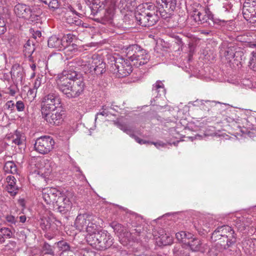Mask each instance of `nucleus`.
Returning <instances> with one entry per match:
<instances>
[{
    "instance_id": "38",
    "label": "nucleus",
    "mask_w": 256,
    "mask_h": 256,
    "mask_svg": "<svg viewBox=\"0 0 256 256\" xmlns=\"http://www.w3.org/2000/svg\"><path fill=\"white\" fill-rule=\"evenodd\" d=\"M4 170L6 173L16 174L17 173V167L12 161L6 162L4 166Z\"/></svg>"
},
{
    "instance_id": "55",
    "label": "nucleus",
    "mask_w": 256,
    "mask_h": 256,
    "mask_svg": "<svg viewBox=\"0 0 256 256\" xmlns=\"http://www.w3.org/2000/svg\"><path fill=\"white\" fill-rule=\"evenodd\" d=\"M202 100H198L193 102H190L188 103V104H190V105L192 104L194 106H198L201 109V106L202 105Z\"/></svg>"
},
{
    "instance_id": "3",
    "label": "nucleus",
    "mask_w": 256,
    "mask_h": 256,
    "mask_svg": "<svg viewBox=\"0 0 256 256\" xmlns=\"http://www.w3.org/2000/svg\"><path fill=\"white\" fill-rule=\"evenodd\" d=\"M126 56L136 68L148 62L150 59L148 53L138 44H132L126 48Z\"/></svg>"
},
{
    "instance_id": "21",
    "label": "nucleus",
    "mask_w": 256,
    "mask_h": 256,
    "mask_svg": "<svg viewBox=\"0 0 256 256\" xmlns=\"http://www.w3.org/2000/svg\"><path fill=\"white\" fill-rule=\"evenodd\" d=\"M56 203L58 206V211L62 214H65L70 211L72 206L69 198L62 194L58 196Z\"/></svg>"
},
{
    "instance_id": "7",
    "label": "nucleus",
    "mask_w": 256,
    "mask_h": 256,
    "mask_svg": "<svg viewBox=\"0 0 256 256\" xmlns=\"http://www.w3.org/2000/svg\"><path fill=\"white\" fill-rule=\"evenodd\" d=\"M77 76L75 71L64 70L56 77V87L66 97L72 86L73 78H76Z\"/></svg>"
},
{
    "instance_id": "25",
    "label": "nucleus",
    "mask_w": 256,
    "mask_h": 256,
    "mask_svg": "<svg viewBox=\"0 0 256 256\" xmlns=\"http://www.w3.org/2000/svg\"><path fill=\"white\" fill-rule=\"evenodd\" d=\"M242 246L246 253L252 254L256 252V239L246 237L243 240Z\"/></svg>"
},
{
    "instance_id": "45",
    "label": "nucleus",
    "mask_w": 256,
    "mask_h": 256,
    "mask_svg": "<svg viewBox=\"0 0 256 256\" xmlns=\"http://www.w3.org/2000/svg\"><path fill=\"white\" fill-rule=\"evenodd\" d=\"M43 251L45 252L46 254L50 255H54V252L52 246L47 242H44L42 246Z\"/></svg>"
},
{
    "instance_id": "63",
    "label": "nucleus",
    "mask_w": 256,
    "mask_h": 256,
    "mask_svg": "<svg viewBox=\"0 0 256 256\" xmlns=\"http://www.w3.org/2000/svg\"><path fill=\"white\" fill-rule=\"evenodd\" d=\"M5 242V238L3 236V235L2 233L0 234V244H3Z\"/></svg>"
},
{
    "instance_id": "22",
    "label": "nucleus",
    "mask_w": 256,
    "mask_h": 256,
    "mask_svg": "<svg viewBox=\"0 0 256 256\" xmlns=\"http://www.w3.org/2000/svg\"><path fill=\"white\" fill-rule=\"evenodd\" d=\"M92 216L87 214H78L74 222V225L77 230L84 232L88 224L92 220Z\"/></svg>"
},
{
    "instance_id": "28",
    "label": "nucleus",
    "mask_w": 256,
    "mask_h": 256,
    "mask_svg": "<svg viewBox=\"0 0 256 256\" xmlns=\"http://www.w3.org/2000/svg\"><path fill=\"white\" fill-rule=\"evenodd\" d=\"M118 6L123 12L124 10L132 11L137 7V4L136 0H120Z\"/></svg>"
},
{
    "instance_id": "19",
    "label": "nucleus",
    "mask_w": 256,
    "mask_h": 256,
    "mask_svg": "<svg viewBox=\"0 0 256 256\" xmlns=\"http://www.w3.org/2000/svg\"><path fill=\"white\" fill-rule=\"evenodd\" d=\"M84 82L82 80L73 78L72 86L66 98H75L78 96L84 91Z\"/></svg>"
},
{
    "instance_id": "59",
    "label": "nucleus",
    "mask_w": 256,
    "mask_h": 256,
    "mask_svg": "<svg viewBox=\"0 0 256 256\" xmlns=\"http://www.w3.org/2000/svg\"><path fill=\"white\" fill-rule=\"evenodd\" d=\"M151 144H154L156 148H159L160 146H162V147H164L165 146L166 144L164 143L163 142H151Z\"/></svg>"
},
{
    "instance_id": "13",
    "label": "nucleus",
    "mask_w": 256,
    "mask_h": 256,
    "mask_svg": "<svg viewBox=\"0 0 256 256\" xmlns=\"http://www.w3.org/2000/svg\"><path fill=\"white\" fill-rule=\"evenodd\" d=\"M115 2L114 0H110V2L104 8L105 10L102 16L95 18L94 16L90 15V17L96 22L103 24H112L114 14Z\"/></svg>"
},
{
    "instance_id": "35",
    "label": "nucleus",
    "mask_w": 256,
    "mask_h": 256,
    "mask_svg": "<svg viewBox=\"0 0 256 256\" xmlns=\"http://www.w3.org/2000/svg\"><path fill=\"white\" fill-rule=\"evenodd\" d=\"M10 138L12 142L18 146L22 144L25 140L24 136L17 130L10 136ZM9 138H10V136H9Z\"/></svg>"
},
{
    "instance_id": "57",
    "label": "nucleus",
    "mask_w": 256,
    "mask_h": 256,
    "mask_svg": "<svg viewBox=\"0 0 256 256\" xmlns=\"http://www.w3.org/2000/svg\"><path fill=\"white\" fill-rule=\"evenodd\" d=\"M40 80H38V78H36L34 83V88L36 91L38 88L40 86Z\"/></svg>"
},
{
    "instance_id": "5",
    "label": "nucleus",
    "mask_w": 256,
    "mask_h": 256,
    "mask_svg": "<svg viewBox=\"0 0 256 256\" xmlns=\"http://www.w3.org/2000/svg\"><path fill=\"white\" fill-rule=\"evenodd\" d=\"M130 60L118 56L112 57L110 70L116 74L118 77H125L132 72V64L130 62Z\"/></svg>"
},
{
    "instance_id": "16",
    "label": "nucleus",
    "mask_w": 256,
    "mask_h": 256,
    "mask_svg": "<svg viewBox=\"0 0 256 256\" xmlns=\"http://www.w3.org/2000/svg\"><path fill=\"white\" fill-rule=\"evenodd\" d=\"M114 124L118 128L122 130L124 132L126 133L130 136L134 138L135 140L138 144H142L149 143L148 142L142 140L134 134V128L130 126L127 123L122 121L117 120L114 122Z\"/></svg>"
},
{
    "instance_id": "24",
    "label": "nucleus",
    "mask_w": 256,
    "mask_h": 256,
    "mask_svg": "<svg viewBox=\"0 0 256 256\" xmlns=\"http://www.w3.org/2000/svg\"><path fill=\"white\" fill-rule=\"evenodd\" d=\"M232 249L228 248L226 245L220 243H216L210 248L208 252V256H218L220 252H225L227 254H231Z\"/></svg>"
},
{
    "instance_id": "42",
    "label": "nucleus",
    "mask_w": 256,
    "mask_h": 256,
    "mask_svg": "<svg viewBox=\"0 0 256 256\" xmlns=\"http://www.w3.org/2000/svg\"><path fill=\"white\" fill-rule=\"evenodd\" d=\"M52 172V169L50 166L41 168L37 172V174L40 175L42 178H44L45 180L49 179Z\"/></svg>"
},
{
    "instance_id": "48",
    "label": "nucleus",
    "mask_w": 256,
    "mask_h": 256,
    "mask_svg": "<svg viewBox=\"0 0 256 256\" xmlns=\"http://www.w3.org/2000/svg\"><path fill=\"white\" fill-rule=\"evenodd\" d=\"M234 48H228L226 51V56L228 58H234L236 56V52H234Z\"/></svg>"
},
{
    "instance_id": "52",
    "label": "nucleus",
    "mask_w": 256,
    "mask_h": 256,
    "mask_svg": "<svg viewBox=\"0 0 256 256\" xmlns=\"http://www.w3.org/2000/svg\"><path fill=\"white\" fill-rule=\"evenodd\" d=\"M6 220L8 222L11 223L12 224H16L18 222V217L15 218L12 216H8L6 217Z\"/></svg>"
},
{
    "instance_id": "43",
    "label": "nucleus",
    "mask_w": 256,
    "mask_h": 256,
    "mask_svg": "<svg viewBox=\"0 0 256 256\" xmlns=\"http://www.w3.org/2000/svg\"><path fill=\"white\" fill-rule=\"evenodd\" d=\"M57 245L59 250L62 251V252H64L65 251H68L70 250V246L68 244L67 242L64 240H60L57 242L55 243Z\"/></svg>"
},
{
    "instance_id": "1",
    "label": "nucleus",
    "mask_w": 256,
    "mask_h": 256,
    "mask_svg": "<svg viewBox=\"0 0 256 256\" xmlns=\"http://www.w3.org/2000/svg\"><path fill=\"white\" fill-rule=\"evenodd\" d=\"M130 224L132 228H134L131 230V232L125 229L124 226L116 222H113L110 224V226L113 228L115 233L117 234L120 239V242L124 245L128 244V242L131 240H134V238L132 236L134 234L139 236L145 230V226L146 225L142 218L136 214H132Z\"/></svg>"
},
{
    "instance_id": "49",
    "label": "nucleus",
    "mask_w": 256,
    "mask_h": 256,
    "mask_svg": "<svg viewBox=\"0 0 256 256\" xmlns=\"http://www.w3.org/2000/svg\"><path fill=\"white\" fill-rule=\"evenodd\" d=\"M6 30V22L4 18H0V36L3 34Z\"/></svg>"
},
{
    "instance_id": "61",
    "label": "nucleus",
    "mask_w": 256,
    "mask_h": 256,
    "mask_svg": "<svg viewBox=\"0 0 256 256\" xmlns=\"http://www.w3.org/2000/svg\"><path fill=\"white\" fill-rule=\"evenodd\" d=\"M36 91L34 89H30L28 91V94L30 96L32 95V97H34L36 95Z\"/></svg>"
},
{
    "instance_id": "54",
    "label": "nucleus",
    "mask_w": 256,
    "mask_h": 256,
    "mask_svg": "<svg viewBox=\"0 0 256 256\" xmlns=\"http://www.w3.org/2000/svg\"><path fill=\"white\" fill-rule=\"evenodd\" d=\"M250 64L253 70L256 71V52L254 53L252 58L250 60Z\"/></svg>"
},
{
    "instance_id": "33",
    "label": "nucleus",
    "mask_w": 256,
    "mask_h": 256,
    "mask_svg": "<svg viewBox=\"0 0 256 256\" xmlns=\"http://www.w3.org/2000/svg\"><path fill=\"white\" fill-rule=\"evenodd\" d=\"M94 65L92 64L90 67L89 70L90 72H94L96 75H100L106 72L105 63L99 61L98 64H96V62H94Z\"/></svg>"
},
{
    "instance_id": "8",
    "label": "nucleus",
    "mask_w": 256,
    "mask_h": 256,
    "mask_svg": "<svg viewBox=\"0 0 256 256\" xmlns=\"http://www.w3.org/2000/svg\"><path fill=\"white\" fill-rule=\"evenodd\" d=\"M14 12L19 18H28L32 21L38 20L40 14L36 8L20 3L15 6Z\"/></svg>"
},
{
    "instance_id": "46",
    "label": "nucleus",
    "mask_w": 256,
    "mask_h": 256,
    "mask_svg": "<svg viewBox=\"0 0 256 256\" xmlns=\"http://www.w3.org/2000/svg\"><path fill=\"white\" fill-rule=\"evenodd\" d=\"M174 256H188L186 254H185L184 249L180 247H174L173 250Z\"/></svg>"
},
{
    "instance_id": "51",
    "label": "nucleus",
    "mask_w": 256,
    "mask_h": 256,
    "mask_svg": "<svg viewBox=\"0 0 256 256\" xmlns=\"http://www.w3.org/2000/svg\"><path fill=\"white\" fill-rule=\"evenodd\" d=\"M74 37V36L73 34H66V36H64L62 38V39L65 42H66V44L68 46V44H70L71 42H72Z\"/></svg>"
},
{
    "instance_id": "4",
    "label": "nucleus",
    "mask_w": 256,
    "mask_h": 256,
    "mask_svg": "<svg viewBox=\"0 0 256 256\" xmlns=\"http://www.w3.org/2000/svg\"><path fill=\"white\" fill-rule=\"evenodd\" d=\"M88 244L99 250L110 248L114 238L110 233L104 230H100L98 234L86 236Z\"/></svg>"
},
{
    "instance_id": "44",
    "label": "nucleus",
    "mask_w": 256,
    "mask_h": 256,
    "mask_svg": "<svg viewBox=\"0 0 256 256\" xmlns=\"http://www.w3.org/2000/svg\"><path fill=\"white\" fill-rule=\"evenodd\" d=\"M46 4L48 5V7L52 10H56L58 8L59 4L58 0H40Z\"/></svg>"
},
{
    "instance_id": "18",
    "label": "nucleus",
    "mask_w": 256,
    "mask_h": 256,
    "mask_svg": "<svg viewBox=\"0 0 256 256\" xmlns=\"http://www.w3.org/2000/svg\"><path fill=\"white\" fill-rule=\"evenodd\" d=\"M242 14L246 20L256 18V0H246L244 4Z\"/></svg>"
},
{
    "instance_id": "58",
    "label": "nucleus",
    "mask_w": 256,
    "mask_h": 256,
    "mask_svg": "<svg viewBox=\"0 0 256 256\" xmlns=\"http://www.w3.org/2000/svg\"><path fill=\"white\" fill-rule=\"evenodd\" d=\"M83 256H96V253L93 251H86Z\"/></svg>"
},
{
    "instance_id": "27",
    "label": "nucleus",
    "mask_w": 256,
    "mask_h": 256,
    "mask_svg": "<svg viewBox=\"0 0 256 256\" xmlns=\"http://www.w3.org/2000/svg\"><path fill=\"white\" fill-rule=\"evenodd\" d=\"M8 185L6 190L8 194L12 196H15L18 191V187L16 185V180L12 176H8L6 178Z\"/></svg>"
},
{
    "instance_id": "29",
    "label": "nucleus",
    "mask_w": 256,
    "mask_h": 256,
    "mask_svg": "<svg viewBox=\"0 0 256 256\" xmlns=\"http://www.w3.org/2000/svg\"><path fill=\"white\" fill-rule=\"evenodd\" d=\"M40 226L46 232H54L56 229V224L52 221L50 218L44 217L41 218Z\"/></svg>"
},
{
    "instance_id": "39",
    "label": "nucleus",
    "mask_w": 256,
    "mask_h": 256,
    "mask_svg": "<svg viewBox=\"0 0 256 256\" xmlns=\"http://www.w3.org/2000/svg\"><path fill=\"white\" fill-rule=\"evenodd\" d=\"M192 236V234L190 233H186V232L181 231L176 234V239L184 243L186 245L188 240Z\"/></svg>"
},
{
    "instance_id": "64",
    "label": "nucleus",
    "mask_w": 256,
    "mask_h": 256,
    "mask_svg": "<svg viewBox=\"0 0 256 256\" xmlns=\"http://www.w3.org/2000/svg\"><path fill=\"white\" fill-rule=\"evenodd\" d=\"M30 68L32 70L34 71L36 69V66L35 64H32L30 66Z\"/></svg>"
},
{
    "instance_id": "10",
    "label": "nucleus",
    "mask_w": 256,
    "mask_h": 256,
    "mask_svg": "<svg viewBox=\"0 0 256 256\" xmlns=\"http://www.w3.org/2000/svg\"><path fill=\"white\" fill-rule=\"evenodd\" d=\"M54 143L52 136H44L36 138L34 148L35 150L39 154H46L54 148Z\"/></svg>"
},
{
    "instance_id": "56",
    "label": "nucleus",
    "mask_w": 256,
    "mask_h": 256,
    "mask_svg": "<svg viewBox=\"0 0 256 256\" xmlns=\"http://www.w3.org/2000/svg\"><path fill=\"white\" fill-rule=\"evenodd\" d=\"M60 256H75L74 252L70 250L61 252Z\"/></svg>"
},
{
    "instance_id": "60",
    "label": "nucleus",
    "mask_w": 256,
    "mask_h": 256,
    "mask_svg": "<svg viewBox=\"0 0 256 256\" xmlns=\"http://www.w3.org/2000/svg\"><path fill=\"white\" fill-rule=\"evenodd\" d=\"M33 38L35 40L37 37L40 38L42 36V32L40 30H36L32 34Z\"/></svg>"
},
{
    "instance_id": "31",
    "label": "nucleus",
    "mask_w": 256,
    "mask_h": 256,
    "mask_svg": "<svg viewBox=\"0 0 256 256\" xmlns=\"http://www.w3.org/2000/svg\"><path fill=\"white\" fill-rule=\"evenodd\" d=\"M152 92L154 94H156V96L164 95L166 90L164 88V84L162 82L158 80L152 85Z\"/></svg>"
},
{
    "instance_id": "40",
    "label": "nucleus",
    "mask_w": 256,
    "mask_h": 256,
    "mask_svg": "<svg viewBox=\"0 0 256 256\" xmlns=\"http://www.w3.org/2000/svg\"><path fill=\"white\" fill-rule=\"evenodd\" d=\"M220 103L218 104L215 101L210 100H203L202 102V105L201 106V110L205 111H209L210 108H214L216 109L219 106Z\"/></svg>"
},
{
    "instance_id": "32",
    "label": "nucleus",
    "mask_w": 256,
    "mask_h": 256,
    "mask_svg": "<svg viewBox=\"0 0 256 256\" xmlns=\"http://www.w3.org/2000/svg\"><path fill=\"white\" fill-rule=\"evenodd\" d=\"M162 234L156 239V242L160 246H167L170 244L172 242V238L166 234H163V230H161Z\"/></svg>"
},
{
    "instance_id": "30",
    "label": "nucleus",
    "mask_w": 256,
    "mask_h": 256,
    "mask_svg": "<svg viewBox=\"0 0 256 256\" xmlns=\"http://www.w3.org/2000/svg\"><path fill=\"white\" fill-rule=\"evenodd\" d=\"M68 8L70 12H72V15H70L68 13L66 14L64 16L66 22L70 25L73 24H75L76 26L80 25L82 24V21L74 16V14H76V12L72 6H70Z\"/></svg>"
},
{
    "instance_id": "11",
    "label": "nucleus",
    "mask_w": 256,
    "mask_h": 256,
    "mask_svg": "<svg viewBox=\"0 0 256 256\" xmlns=\"http://www.w3.org/2000/svg\"><path fill=\"white\" fill-rule=\"evenodd\" d=\"M193 20L197 24H204L209 22L210 20H212L213 15L209 9L203 10L200 4L197 5V8L192 10L190 16Z\"/></svg>"
},
{
    "instance_id": "53",
    "label": "nucleus",
    "mask_w": 256,
    "mask_h": 256,
    "mask_svg": "<svg viewBox=\"0 0 256 256\" xmlns=\"http://www.w3.org/2000/svg\"><path fill=\"white\" fill-rule=\"evenodd\" d=\"M15 106L18 112H22L24 109V104L21 100L18 101Z\"/></svg>"
},
{
    "instance_id": "14",
    "label": "nucleus",
    "mask_w": 256,
    "mask_h": 256,
    "mask_svg": "<svg viewBox=\"0 0 256 256\" xmlns=\"http://www.w3.org/2000/svg\"><path fill=\"white\" fill-rule=\"evenodd\" d=\"M156 2L164 4L162 8H158L159 17L160 16L164 19L171 18L176 8V0H156Z\"/></svg>"
},
{
    "instance_id": "62",
    "label": "nucleus",
    "mask_w": 256,
    "mask_h": 256,
    "mask_svg": "<svg viewBox=\"0 0 256 256\" xmlns=\"http://www.w3.org/2000/svg\"><path fill=\"white\" fill-rule=\"evenodd\" d=\"M18 219H19L20 222L24 223L26 220V216H21L20 217H18Z\"/></svg>"
},
{
    "instance_id": "41",
    "label": "nucleus",
    "mask_w": 256,
    "mask_h": 256,
    "mask_svg": "<svg viewBox=\"0 0 256 256\" xmlns=\"http://www.w3.org/2000/svg\"><path fill=\"white\" fill-rule=\"evenodd\" d=\"M114 110V108L112 107H110V106H102V109L100 110V112H98L96 114V115L95 120L96 121L97 120L98 118V116H107L109 114H112L111 112L110 111V110Z\"/></svg>"
},
{
    "instance_id": "47",
    "label": "nucleus",
    "mask_w": 256,
    "mask_h": 256,
    "mask_svg": "<svg viewBox=\"0 0 256 256\" xmlns=\"http://www.w3.org/2000/svg\"><path fill=\"white\" fill-rule=\"evenodd\" d=\"M0 232L4 238L6 237L7 238H10L12 235V232L8 228H2L0 229Z\"/></svg>"
},
{
    "instance_id": "17",
    "label": "nucleus",
    "mask_w": 256,
    "mask_h": 256,
    "mask_svg": "<svg viewBox=\"0 0 256 256\" xmlns=\"http://www.w3.org/2000/svg\"><path fill=\"white\" fill-rule=\"evenodd\" d=\"M86 2L90 6V16H94L102 8H104L110 1V0H85Z\"/></svg>"
},
{
    "instance_id": "15",
    "label": "nucleus",
    "mask_w": 256,
    "mask_h": 256,
    "mask_svg": "<svg viewBox=\"0 0 256 256\" xmlns=\"http://www.w3.org/2000/svg\"><path fill=\"white\" fill-rule=\"evenodd\" d=\"M186 246L188 247L190 250L194 252H204L208 248V244L204 242V240L194 237L192 234L191 238L188 240Z\"/></svg>"
},
{
    "instance_id": "23",
    "label": "nucleus",
    "mask_w": 256,
    "mask_h": 256,
    "mask_svg": "<svg viewBox=\"0 0 256 256\" xmlns=\"http://www.w3.org/2000/svg\"><path fill=\"white\" fill-rule=\"evenodd\" d=\"M48 44L50 48H57L58 50L67 47L66 42L56 35L52 36L48 38Z\"/></svg>"
},
{
    "instance_id": "6",
    "label": "nucleus",
    "mask_w": 256,
    "mask_h": 256,
    "mask_svg": "<svg viewBox=\"0 0 256 256\" xmlns=\"http://www.w3.org/2000/svg\"><path fill=\"white\" fill-rule=\"evenodd\" d=\"M224 238L226 239V245L228 248H232V246L236 242V236L234 230L228 226L224 225L218 227L212 234L211 238L212 240L216 241L218 240Z\"/></svg>"
},
{
    "instance_id": "9",
    "label": "nucleus",
    "mask_w": 256,
    "mask_h": 256,
    "mask_svg": "<svg viewBox=\"0 0 256 256\" xmlns=\"http://www.w3.org/2000/svg\"><path fill=\"white\" fill-rule=\"evenodd\" d=\"M61 98L60 95L54 90L45 95L41 102L42 112L52 110L61 106Z\"/></svg>"
},
{
    "instance_id": "50",
    "label": "nucleus",
    "mask_w": 256,
    "mask_h": 256,
    "mask_svg": "<svg viewBox=\"0 0 256 256\" xmlns=\"http://www.w3.org/2000/svg\"><path fill=\"white\" fill-rule=\"evenodd\" d=\"M14 106L15 104L12 100H9L4 105L5 108L10 110V112H12L14 110Z\"/></svg>"
},
{
    "instance_id": "36",
    "label": "nucleus",
    "mask_w": 256,
    "mask_h": 256,
    "mask_svg": "<svg viewBox=\"0 0 256 256\" xmlns=\"http://www.w3.org/2000/svg\"><path fill=\"white\" fill-rule=\"evenodd\" d=\"M98 226L94 222L92 218V220H90V222L88 224L84 231L88 232L86 236H90L98 234V232L100 231L98 230Z\"/></svg>"
},
{
    "instance_id": "2",
    "label": "nucleus",
    "mask_w": 256,
    "mask_h": 256,
    "mask_svg": "<svg viewBox=\"0 0 256 256\" xmlns=\"http://www.w3.org/2000/svg\"><path fill=\"white\" fill-rule=\"evenodd\" d=\"M158 7L154 4H140L135 12V18L138 24L149 27L156 24L159 20Z\"/></svg>"
},
{
    "instance_id": "26",
    "label": "nucleus",
    "mask_w": 256,
    "mask_h": 256,
    "mask_svg": "<svg viewBox=\"0 0 256 256\" xmlns=\"http://www.w3.org/2000/svg\"><path fill=\"white\" fill-rule=\"evenodd\" d=\"M12 78L17 82H22L24 76L23 68L18 64L12 66L10 70Z\"/></svg>"
},
{
    "instance_id": "37",
    "label": "nucleus",
    "mask_w": 256,
    "mask_h": 256,
    "mask_svg": "<svg viewBox=\"0 0 256 256\" xmlns=\"http://www.w3.org/2000/svg\"><path fill=\"white\" fill-rule=\"evenodd\" d=\"M234 222L235 226L240 230H243L248 226V222L246 221V218L243 216L235 218Z\"/></svg>"
},
{
    "instance_id": "20",
    "label": "nucleus",
    "mask_w": 256,
    "mask_h": 256,
    "mask_svg": "<svg viewBox=\"0 0 256 256\" xmlns=\"http://www.w3.org/2000/svg\"><path fill=\"white\" fill-rule=\"evenodd\" d=\"M42 198L47 204L56 202L60 192L56 188H46L43 189L42 192Z\"/></svg>"
},
{
    "instance_id": "34",
    "label": "nucleus",
    "mask_w": 256,
    "mask_h": 256,
    "mask_svg": "<svg viewBox=\"0 0 256 256\" xmlns=\"http://www.w3.org/2000/svg\"><path fill=\"white\" fill-rule=\"evenodd\" d=\"M35 43L33 40H28L24 45V52L26 56H30L35 50Z\"/></svg>"
},
{
    "instance_id": "12",
    "label": "nucleus",
    "mask_w": 256,
    "mask_h": 256,
    "mask_svg": "<svg viewBox=\"0 0 256 256\" xmlns=\"http://www.w3.org/2000/svg\"><path fill=\"white\" fill-rule=\"evenodd\" d=\"M42 118L49 124L58 126L61 124L64 117V112L60 109H54L42 112Z\"/></svg>"
}]
</instances>
